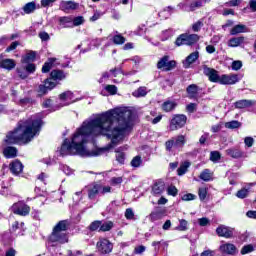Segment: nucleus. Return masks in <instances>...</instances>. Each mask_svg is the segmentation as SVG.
I'll use <instances>...</instances> for the list:
<instances>
[{
	"instance_id": "nucleus-1",
	"label": "nucleus",
	"mask_w": 256,
	"mask_h": 256,
	"mask_svg": "<svg viewBox=\"0 0 256 256\" xmlns=\"http://www.w3.org/2000/svg\"><path fill=\"white\" fill-rule=\"evenodd\" d=\"M133 127V112L118 107L86 120L72 135L65 139L58 150L62 157H99L105 151L119 145Z\"/></svg>"
},
{
	"instance_id": "nucleus-2",
	"label": "nucleus",
	"mask_w": 256,
	"mask_h": 256,
	"mask_svg": "<svg viewBox=\"0 0 256 256\" xmlns=\"http://www.w3.org/2000/svg\"><path fill=\"white\" fill-rule=\"evenodd\" d=\"M41 125H43V120L39 115L32 116L28 120H21L18 122L16 129L7 134L5 141L8 145L30 143L36 135H39Z\"/></svg>"
},
{
	"instance_id": "nucleus-3",
	"label": "nucleus",
	"mask_w": 256,
	"mask_h": 256,
	"mask_svg": "<svg viewBox=\"0 0 256 256\" xmlns=\"http://www.w3.org/2000/svg\"><path fill=\"white\" fill-rule=\"evenodd\" d=\"M67 220L59 221L53 228L48 242L55 245H63L69 243V236H67Z\"/></svg>"
},
{
	"instance_id": "nucleus-4",
	"label": "nucleus",
	"mask_w": 256,
	"mask_h": 256,
	"mask_svg": "<svg viewBox=\"0 0 256 256\" xmlns=\"http://www.w3.org/2000/svg\"><path fill=\"white\" fill-rule=\"evenodd\" d=\"M186 143L185 137L183 135H179L177 137H173L165 142V149L168 153H175V151H179L183 149Z\"/></svg>"
},
{
	"instance_id": "nucleus-5",
	"label": "nucleus",
	"mask_w": 256,
	"mask_h": 256,
	"mask_svg": "<svg viewBox=\"0 0 256 256\" xmlns=\"http://www.w3.org/2000/svg\"><path fill=\"white\" fill-rule=\"evenodd\" d=\"M207 4V0H185L181 2L178 7H181L183 11H197V9H201L204 5Z\"/></svg>"
},
{
	"instance_id": "nucleus-6",
	"label": "nucleus",
	"mask_w": 256,
	"mask_h": 256,
	"mask_svg": "<svg viewBox=\"0 0 256 256\" xmlns=\"http://www.w3.org/2000/svg\"><path fill=\"white\" fill-rule=\"evenodd\" d=\"M199 41V35L197 34H181L175 41L177 47H181V45H194Z\"/></svg>"
},
{
	"instance_id": "nucleus-7",
	"label": "nucleus",
	"mask_w": 256,
	"mask_h": 256,
	"mask_svg": "<svg viewBox=\"0 0 256 256\" xmlns=\"http://www.w3.org/2000/svg\"><path fill=\"white\" fill-rule=\"evenodd\" d=\"M96 247L101 255H109V253L113 251V243H111L107 238H100Z\"/></svg>"
},
{
	"instance_id": "nucleus-8",
	"label": "nucleus",
	"mask_w": 256,
	"mask_h": 256,
	"mask_svg": "<svg viewBox=\"0 0 256 256\" xmlns=\"http://www.w3.org/2000/svg\"><path fill=\"white\" fill-rule=\"evenodd\" d=\"M185 123H187V116L183 114L175 115L170 122V131H177V129L185 127Z\"/></svg>"
},
{
	"instance_id": "nucleus-9",
	"label": "nucleus",
	"mask_w": 256,
	"mask_h": 256,
	"mask_svg": "<svg viewBox=\"0 0 256 256\" xmlns=\"http://www.w3.org/2000/svg\"><path fill=\"white\" fill-rule=\"evenodd\" d=\"M11 209L12 213H15V215H21L22 217H27L31 211V208L23 202L15 203Z\"/></svg>"
},
{
	"instance_id": "nucleus-10",
	"label": "nucleus",
	"mask_w": 256,
	"mask_h": 256,
	"mask_svg": "<svg viewBox=\"0 0 256 256\" xmlns=\"http://www.w3.org/2000/svg\"><path fill=\"white\" fill-rule=\"evenodd\" d=\"M177 62L174 60L169 61V56L162 57L157 63V69H163V71H171L175 69Z\"/></svg>"
},
{
	"instance_id": "nucleus-11",
	"label": "nucleus",
	"mask_w": 256,
	"mask_h": 256,
	"mask_svg": "<svg viewBox=\"0 0 256 256\" xmlns=\"http://www.w3.org/2000/svg\"><path fill=\"white\" fill-rule=\"evenodd\" d=\"M60 100V107H67V105H71L72 103H75L77 99L75 98V95L71 91H66L59 95Z\"/></svg>"
},
{
	"instance_id": "nucleus-12",
	"label": "nucleus",
	"mask_w": 256,
	"mask_h": 256,
	"mask_svg": "<svg viewBox=\"0 0 256 256\" xmlns=\"http://www.w3.org/2000/svg\"><path fill=\"white\" fill-rule=\"evenodd\" d=\"M202 69H203L204 75H206V77H208V79H209V81H211V83H220L221 76H219L217 70H215L213 68H209V67H207V65H204L202 67Z\"/></svg>"
},
{
	"instance_id": "nucleus-13",
	"label": "nucleus",
	"mask_w": 256,
	"mask_h": 256,
	"mask_svg": "<svg viewBox=\"0 0 256 256\" xmlns=\"http://www.w3.org/2000/svg\"><path fill=\"white\" fill-rule=\"evenodd\" d=\"M234 231L235 229L225 225H220L216 229L218 237H224L225 239H232Z\"/></svg>"
},
{
	"instance_id": "nucleus-14",
	"label": "nucleus",
	"mask_w": 256,
	"mask_h": 256,
	"mask_svg": "<svg viewBox=\"0 0 256 256\" xmlns=\"http://www.w3.org/2000/svg\"><path fill=\"white\" fill-rule=\"evenodd\" d=\"M56 86H57V83L54 82L52 79H46L44 84H41L38 87V93L39 95H46L48 91H51V89H55Z\"/></svg>"
},
{
	"instance_id": "nucleus-15",
	"label": "nucleus",
	"mask_w": 256,
	"mask_h": 256,
	"mask_svg": "<svg viewBox=\"0 0 256 256\" xmlns=\"http://www.w3.org/2000/svg\"><path fill=\"white\" fill-rule=\"evenodd\" d=\"M220 85H235V83H239V75L237 74H224L220 76Z\"/></svg>"
},
{
	"instance_id": "nucleus-16",
	"label": "nucleus",
	"mask_w": 256,
	"mask_h": 256,
	"mask_svg": "<svg viewBox=\"0 0 256 256\" xmlns=\"http://www.w3.org/2000/svg\"><path fill=\"white\" fill-rule=\"evenodd\" d=\"M220 253L223 255H235L237 254V246L231 243H223L219 247Z\"/></svg>"
},
{
	"instance_id": "nucleus-17",
	"label": "nucleus",
	"mask_w": 256,
	"mask_h": 256,
	"mask_svg": "<svg viewBox=\"0 0 256 256\" xmlns=\"http://www.w3.org/2000/svg\"><path fill=\"white\" fill-rule=\"evenodd\" d=\"M37 9H40L39 4H37L35 1L26 3L21 8V15H31L34 11H37Z\"/></svg>"
},
{
	"instance_id": "nucleus-18",
	"label": "nucleus",
	"mask_w": 256,
	"mask_h": 256,
	"mask_svg": "<svg viewBox=\"0 0 256 256\" xmlns=\"http://www.w3.org/2000/svg\"><path fill=\"white\" fill-rule=\"evenodd\" d=\"M59 29H72L73 17L63 16L58 18Z\"/></svg>"
},
{
	"instance_id": "nucleus-19",
	"label": "nucleus",
	"mask_w": 256,
	"mask_h": 256,
	"mask_svg": "<svg viewBox=\"0 0 256 256\" xmlns=\"http://www.w3.org/2000/svg\"><path fill=\"white\" fill-rule=\"evenodd\" d=\"M79 8V4L74 1H61L60 9L65 13H69V11H75V9Z\"/></svg>"
},
{
	"instance_id": "nucleus-20",
	"label": "nucleus",
	"mask_w": 256,
	"mask_h": 256,
	"mask_svg": "<svg viewBox=\"0 0 256 256\" xmlns=\"http://www.w3.org/2000/svg\"><path fill=\"white\" fill-rule=\"evenodd\" d=\"M197 59H199V51L192 52L190 55H188L183 61L184 69H189V67H191V65H193Z\"/></svg>"
},
{
	"instance_id": "nucleus-21",
	"label": "nucleus",
	"mask_w": 256,
	"mask_h": 256,
	"mask_svg": "<svg viewBox=\"0 0 256 256\" xmlns=\"http://www.w3.org/2000/svg\"><path fill=\"white\" fill-rule=\"evenodd\" d=\"M23 163L19 160H14L10 163V171L13 175H21L23 173Z\"/></svg>"
},
{
	"instance_id": "nucleus-22",
	"label": "nucleus",
	"mask_w": 256,
	"mask_h": 256,
	"mask_svg": "<svg viewBox=\"0 0 256 256\" xmlns=\"http://www.w3.org/2000/svg\"><path fill=\"white\" fill-rule=\"evenodd\" d=\"M253 105H255V101L247 99L238 100L234 103L236 109H249V107H253Z\"/></svg>"
},
{
	"instance_id": "nucleus-23",
	"label": "nucleus",
	"mask_w": 256,
	"mask_h": 256,
	"mask_svg": "<svg viewBox=\"0 0 256 256\" xmlns=\"http://www.w3.org/2000/svg\"><path fill=\"white\" fill-rule=\"evenodd\" d=\"M51 79L54 83L55 81H63V79L67 78V74L63 72V70H52L50 73Z\"/></svg>"
},
{
	"instance_id": "nucleus-24",
	"label": "nucleus",
	"mask_w": 256,
	"mask_h": 256,
	"mask_svg": "<svg viewBox=\"0 0 256 256\" xmlns=\"http://www.w3.org/2000/svg\"><path fill=\"white\" fill-rule=\"evenodd\" d=\"M16 65L17 64L15 63V60H13V59L0 60V67L2 69H7V71H11V70L15 69Z\"/></svg>"
},
{
	"instance_id": "nucleus-25",
	"label": "nucleus",
	"mask_w": 256,
	"mask_h": 256,
	"mask_svg": "<svg viewBox=\"0 0 256 256\" xmlns=\"http://www.w3.org/2000/svg\"><path fill=\"white\" fill-rule=\"evenodd\" d=\"M37 57V52L29 50L22 56L21 63H33Z\"/></svg>"
},
{
	"instance_id": "nucleus-26",
	"label": "nucleus",
	"mask_w": 256,
	"mask_h": 256,
	"mask_svg": "<svg viewBox=\"0 0 256 256\" xmlns=\"http://www.w3.org/2000/svg\"><path fill=\"white\" fill-rule=\"evenodd\" d=\"M239 33H249V28L243 24H237L230 30V35H239Z\"/></svg>"
},
{
	"instance_id": "nucleus-27",
	"label": "nucleus",
	"mask_w": 256,
	"mask_h": 256,
	"mask_svg": "<svg viewBox=\"0 0 256 256\" xmlns=\"http://www.w3.org/2000/svg\"><path fill=\"white\" fill-rule=\"evenodd\" d=\"M3 154H4V157H6V159H13L17 157V148L13 146H8L4 148Z\"/></svg>"
},
{
	"instance_id": "nucleus-28",
	"label": "nucleus",
	"mask_w": 256,
	"mask_h": 256,
	"mask_svg": "<svg viewBox=\"0 0 256 256\" xmlns=\"http://www.w3.org/2000/svg\"><path fill=\"white\" fill-rule=\"evenodd\" d=\"M245 43V37L239 36L231 38L228 41V47H240V45H243Z\"/></svg>"
},
{
	"instance_id": "nucleus-29",
	"label": "nucleus",
	"mask_w": 256,
	"mask_h": 256,
	"mask_svg": "<svg viewBox=\"0 0 256 256\" xmlns=\"http://www.w3.org/2000/svg\"><path fill=\"white\" fill-rule=\"evenodd\" d=\"M99 193H101V185L94 184L88 190V197H89V199H95V197H97V195H99Z\"/></svg>"
},
{
	"instance_id": "nucleus-30",
	"label": "nucleus",
	"mask_w": 256,
	"mask_h": 256,
	"mask_svg": "<svg viewBox=\"0 0 256 256\" xmlns=\"http://www.w3.org/2000/svg\"><path fill=\"white\" fill-rule=\"evenodd\" d=\"M189 99H195L199 93V87L196 84H191L186 89Z\"/></svg>"
},
{
	"instance_id": "nucleus-31",
	"label": "nucleus",
	"mask_w": 256,
	"mask_h": 256,
	"mask_svg": "<svg viewBox=\"0 0 256 256\" xmlns=\"http://www.w3.org/2000/svg\"><path fill=\"white\" fill-rule=\"evenodd\" d=\"M125 149L126 147H119L115 150L116 153V161L120 163V165H123L125 163Z\"/></svg>"
},
{
	"instance_id": "nucleus-32",
	"label": "nucleus",
	"mask_w": 256,
	"mask_h": 256,
	"mask_svg": "<svg viewBox=\"0 0 256 256\" xmlns=\"http://www.w3.org/2000/svg\"><path fill=\"white\" fill-rule=\"evenodd\" d=\"M226 154L233 159H241V157H243V152L237 148L227 149Z\"/></svg>"
},
{
	"instance_id": "nucleus-33",
	"label": "nucleus",
	"mask_w": 256,
	"mask_h": 256,
	"mask_svg": "<svg viewBox=\"0 0 256 256\" xmlns=\"http://www.w3.org/2000/svg\"><path fill=\"white\" fill-rule=\"evenodd\" d=\"M117 77V69H112L109 72H104L102 77L99 79V83H105L109 77Z\"/></svg>"
},
{
	"instance_id": "nucleus-34",
	"label": "nucleus",
	"mask_w": 256,
	"mask_h": 256,
	"mask_svg": "<svg viewBox=\"0 0 256 256\" xmlns=\"http://www.w3.org/2000/svg\"><path fill=\"white\" fill-rule=\"evenodd\" d=\"M170 15H173V8L170 6L164 8L158 13V17H160V19H169Z\"/></svg>"
},
{
	"instance_id": "nucleus-35",
	"label": "nucleus",
	"mask_w": 256,
	"mask_h": 256,
	"mask_svg": "<svg viewBox=\"0 0 256 256\" xmlns=\"http://www.w3.org/2000/svg\"><path fill=\"white\" fill-rule=\"evenodd\" d=\"M199 178H200L202 181L209 182V181H211V179H213V173H211V170H209V169H204V170L200 173Z\"/></svg>"
},
{
	"instance_id": "nucleus-36",
	"label": "nucleus",
	"mask_w": 256,
	"mask_h": 256,
	"mask_svg": "<svg viewBox=\"0 0 256 256\" xmlns=\"http://www.w3.org/2000/svg\"><path fill=\"white\" fill-rule=\"evenodd\" d=\"M57 61V58H49L47 62L44 63L42 67V73H49L51 71V67H53V63Z\"/></svg>"
},
{
	"instance_id": "nucleus-37",
	"label": "nucleus",
	"mask_w": 256,
	"mask_h": 256,
	"mask_svg": "<svg viewBox=\"0 0 256 256\" xmlns=\"http://www.w3.org/2000/svg\"><path fill=\"white\" fill-rule=\"evenodd\" d=\"M165 191V184L156 183L152 188L153 195H161Z\"/></svg>"
},
{
	"instance_id": "nucleus-38",
	"label": "nucleus",
	"mask_w": 256,
	"mask_h": 256,
	"mask_svg": "<svg viewBox=\"0 0 256 256\" xmlns=\"http://www.w3.org/2000/svg\"><path fill=\"white\" fill-rule=\"evenodd\" d=\"M175 107H177V104H175V102L169 101V100L164 102L162 105V109H163V111H166V113H169V111H173V109H175Z\"/></svg>"
},
{
	"instance_id": "nucleus-39",
	"label": "nucleus",
	"mask_w": 256,
	"mask_h": 256,
	"mask_svg": "<svg viewBox=\"0 0 256 256\" xmlns=\"http://www.w3.org/2000/svg\"><path fill=\"white\" fill-rule=\"evenodd\" d=\"M241 125H242L241 122H239L237 120H232L230 122H226L224 124V127L226 129H239V128H241Z\"/></svg>"
},
{
	"instance_id": "nucleus-40",
	"label": "nucleus",
	"mask_w": 256,
	"mask_h": 256,
	"mask_svg": "<svg viewBox=\"0 0 256 256\" xmlns=\"http://www.w3.org/2000/svg\"><path fill=\"white\" fill-rule=\"evenodd\" d=\"M189 167H191L190 162L186 161V162L182 163V165L177 170L178 175L179 176L185 175L187 173V170L189 169Z\"/></svg>"
},
{
	"instance_id": "nucleus-41",
	"label": "nucleus",
	"mask_w": 256,
	"mask_h": 256,
	"mask_svg": "<svg viewBox=\"0 0 256 256\" xmlns=\"http://www.w3.org/2000/svg\"><path fill=\"white\" fill-rule=\"evenodd\" d=\"M113 227H114V224L111 221H106L104 223L101 222L99 231H102V232L111 231Z\"/></svg>"
},
{
	"instance_id": "nucleus-42",
	"label": "nucleus",
	"mask_w": 256,
	"mask_h": 256,
	"mask_svg": "<svg viewBox=\"0 0 256 256\" xmlns=\"http://www.w3.org/2000/svg\"><path fill=\"white\" fill-rule=\"evenodd\" d=\"M112 41H113L114 45H123V43H125L126 39L121 34H115L112 37Z\"/></svg>"
},
{
	"instance_id": "nucleus-43",
	"label": "nucleus",
	"mask_w": 256,
	"mask_h": 256,
	"mask_svg": "<svg viewBox=\"0 0 256 256\" xmlns=\"http://www.w3.org/2000/svg\"><path fill=\"white\" fill-rule=\"evenodd\" d=\"M16 71H17L18 76L20 77V79H27V77H29V74L27 72V68H25V66L18 67Z\"/></svg>"
},
{
	"instance_id": "nucleus-44",
	"label": "nucleus",
	"mask_w": 256,
	"mask_h": 256,
	"mask_svg": "<svg viewBox=\"0 0 256 256\" xmlns=\"http://www.w3.org/2000/svg\"><path fill=\"white\" fill-rule=\"evenodd\" d=\"M133 97H145L147 95L146 87H139L136 91L132 93Z\"/></svg>"
},
{
	"instance_id": "nucleus-45",
	"label": "nucleus",
	"mask_w": 256,
	"mask_h": 256,
	"mask_svg": "<svg viewBox=\"0 0 256 256\" xmlns=\"http://www.w3.org/2000/svg\"><path fill=\"white\" fill-rule=\"evenodd\" d=\"M253 251H255V247L253 246V244H247L242 247L240 253L241 255H247L249 253H253Z\"/></svg>"
},
{
	"instance_id": "nucleus-46",
	"label": "nucleus",
	"mask_w": 256,
	"mask_h": 256,
	"mask_svg": "<svg viewBox=\"0 0 256 256\" xmlns=\"http://www.w3.org/2000/svg\"><path fill=\"white\" fill-rule=\"evenodd\" d=\"M236 197L238 199H245L246 197H249V188H242L236 193Z\"/></svg>"
},
{
	"instance_id": "nucleus-47",
	"label": "nucleus",
	"mask_w": 256,
	"mask_h": 256,
	"mask_svg": "<svg viewBox=\"0 0 256 256\" xmlns=\"http://www.w3.org/2000/svg\"><path fill=\"white\" fill-rule=\"evenodd\" d=\"M83 23H85V18L83 16L72 18V27H79V25H83Z\"/></svg>"
},
{
	"instance_id": "nucleus-48",
	"label": "nucleus",
	"mask_w": 256,
	"mask_h": 256,
	"mask_svg": "<svg viewBox=\"0 0 256 256\" xmlns=\"http://www.w3.org/2000/svg\"><path fill=\"white\" fill-rule=\"evenodd\" d=\"M203 25V20H198L192 25V31H194V33H199V31H201V29L203 28Z\"/></svg>"
},
{
	"instance_id": "nucleus-49",
	"label": "nucleus",
	"mask_w": 256,
	"mask_h": 256,
	"mask_svg": "<svg viewBox=\"0 0 256 256\" xmlns=\"http://www.w3.org/2000/svg\"><path fill=\"white\" fill-rule=\"evenodd\" d=\"M143 163V160L141 159V156H135L131 161L132 167H141V164Z\"/></svg>"
},
{
	"instance_id": "nucleus-50",
	"label": "nucleus",
	"mask_w": 256,
	"mask_h": 256,
	"mask_svg": "<svg viewBox=\"0 0 256 256\" xmlns=\"http://www.w3.org/2000/svg\"><path fill=\"white\" fill-rule=\"evenodd\" d=\"M144 251H147V247L144 245L136 246L133 250V255H143Z\"/></svg>"
},
{
	"instance_id": "nucleus-51",
	"label": "nucleus",
	"mask_w": 256,
	"mask_h": 256,
	"mask_svg": "<svg viewBox=\"0 0 256 256\" xmlns=\"http://www.w3.org/2000/svg\"><path fill=\"white\" fill-rule=\"evenodd\" d=\"M104 89L109 95H117V86L115 85H106Z\"/></svg>"
},
{
	"instance_id": "nucleus-52",
	"label": "nucleus",
	"mask_w": 256,
	"mask_h": 256,
	"mask_svg": "<svg viewBox=\"0 0 256 256\" xmlns=\"http://www.w3.org/2000/svg\"><path fill=\"white\" fill-rule=\"evenodd\" d=\"M179 193V190L177 189V187L170 185L167 188V194L171 195L172 197H177V194Z\"/></svg>"
},
{
	"instance_id": "nucleus-53",
	"label": "nucleus",
	"mask_w": 256,
	"mask_h": 256,
	"mask_svg": "<svg viewBox=\"0 0 256 256\" xmlns=\"http://www.w3.org/2000/svg\"><path fill=\"white\" fill-rule=\"evenodd\" d=\"M198 195H199L200 201H205V199H207V188L205 187L199 188Z\"/></svg>"
},
{
	"instance_id": "nucleus-54",
	"label": "nucleus",
	"mask_w": 256,
	"mask_h": 256,
	"mask_svg": "<svg viewBox=\"0 0 256 256\" xmlns=\"http://www.w3.org/2000/svg\"><path fill=\"white\" fill-rule=\"evenodd\" d=\"M221 159V154L218 151H212L210 153V161H213V163H217Z\"/></svg>"
},
{
	"instance_id": "nucleus-55",
	"label": "nucleus",
	"mask_w": 256,
	"mask_h": 256,
	"mask_svg": "<svg viewBox=\"0 0 256 256\" xmlns=\"http://www.w3.org/2000/svg\"><path fill=\"white\" fill-rule=\"evenodd\" d=\"M90 231H97V229H101V221L96 220L92 222L89 226Z\"/></svg>"
},
{
	"instance_id": "nucleus-56",
	"label": "nucleus",
	"mask_w": 256,
	"mask_h": 256,
	"mask_svg": "<svg viewBox=\"0 0 256 256\" xmlns=\"http://www.w3.org/2000/svg\"><path fill=\"white\" fill-rule=\"evenodd\" d=\"M162 245H164V247H167V243L163 241H154L152 243V247H154L155 251H159Z\"/></svg>"
},
{
	"instance_id": "nucleus-57",
	"label": "nucleus",
	"mask_w": 256,
	"mask_h": 256,
	"mask_svg": "<svg viewBox=\"0 0 256 256\" xmlns=\"http://www.w3.org/2000/svg\"><path fill=\"white\" fill-rule=\"evenodd\" d=\"M125 217L126 219H135V212H133V209L131 208H127L126 211H125Z\"/></svg>"
},
{
	"instance_id": "nucleus-58",
	"label": "nucleus",
	"mask_w": 256,
	"mask_h": 256,
	"mask_svg": "<svg viewBox=\"0 0 256 256\" xmlns=\"http://www.w3.org/2000/svg\"><path fill=\"white\" fill-rule=\"evenodd\" d=\"M26 64H27V65L24 66V67L26 68V71H27L28 75H29L30 73H35V69H36L35 64H33V63H31V62L26 63Z\"/></svg>"
},
{
	"instance_id": "nucleus-59",
	"label": "nucleus",
	"mask_w": 256,
	"mask_h": 256,
	"mask_svg": "<svg viewBox=\"0 0 256 256\" xmlns=\"http://www.w3.org/2000/svg\"><path fill=\"white\" fill-rule=\"evenodd\" d=\"M194 199H197V196L192 193L184 194L182 196V201H194Z\"/></svg>"
},
{
	"instance_id": "nucleus-60",
	"label": "nucleus",
	"mask_w": 256,
	"mask_h": 256,
	"mask_svg": "<svg viewBox=\"0 0 256 256\" xmlns=\"http://www.w3.org/2000/svg\"><path fill=\"white\" fill-rule=\"evenodd\" d=\"M179 223H180V225L178 227L179 231H187V225H188L187 220L181 219V220H179Z\"/></svg>"
},
{
	"instance_id": "nucleus-61",
	"label": "nucleus",
	"mask_w": 256,
	"mask_h": 256,
	"mask_svg": "<svg viewBox=\"0 0 256 256\" xmlns=\"http://www.w3.org/2000/svg\"><path fill=\"white\" fill-rule=\"evenodd\" d=\"M244 143H245L246 147H251L252 145H254L255 139H253V137H251V136L245 137Z\"/></svg>"
},
{
	"instance_id": "nucleus-62",
	"label": "nucleus",
	"mask_w": 256,
	"mask_h": 256,
	"mask_svg": "<svg viewBox=\"0 0 256 256\" xmlns=\"http://www.w3.org/2000/svg\"><path fill=\"white\" fill-rule=\"evenodd\" d=\"M186 110L188 113H195L197 111V104L196 103H190L186 106Z\"/></svg>"
},
{
	"instance_id": "nucleus-63",
	"label": "nucleus",
	"mask_w": 256,
	"mask_h": 256,
	"mask_svg": "<svg viewBox=\"0 0 256 256\" xmlns=\"http://www.w3.org/2000/svg\"><path fill=\"white\" fill-rule=\"evenodd\" d=\"M243 67V63L241 61H234L232 62V69L233 71H239Z\"/></svg>"
},
{
	"instance_id": "nucleus-64",
	"label": "nucleus",
	"mask_w": 256,
	"mask_h": 256,
	"mask_svg": "<svg viewBox=\"0 0 256 256\" xmlns=\"http://www.w3.org/2000/svg\"><path fill=\"white\" fill-rule=\"evenodd\" d=\"M61 169L65 175H73V169H71L69 166L63 165Z\"/></svg>"
}]
</instances>
